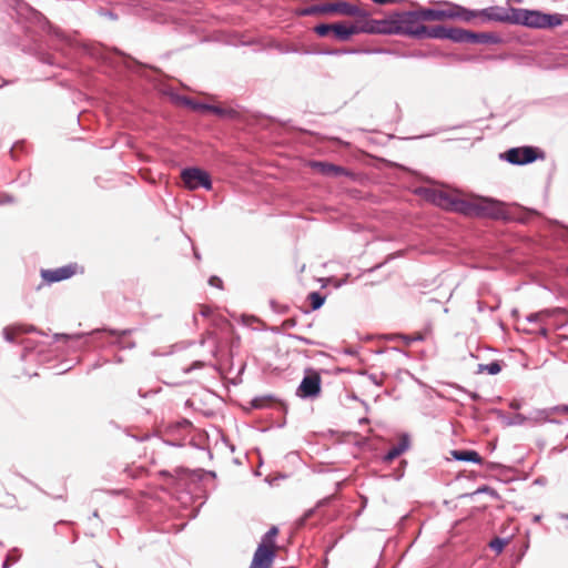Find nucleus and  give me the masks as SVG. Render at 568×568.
Wrapping results in <instances>:
<instances>
[{
  "label": "nucleus",
  "instance_id": "obj_6",
  "mask_svg": "<svg viewBox=\"0 0 568 568\" xmlns=\"http://www.w3.org/2000/svg\"><path fill=\"white\" fill-rule=\"evenodd\" d=\"M181 180L183 181L184 185L190 190H195L200 186L206 190L212 189L210 175L205 171L197 168L184 169L181 172Z\"/></svg>",
  "mask_w": 568,
  "mask_h": 568
},
{
  "label": "nucleus",
  "instance_id": "obj_13",
  "mask_svg": "<svg viewBox=\"0 0 568 568\" xmlns=\"http://www.w3.org/2000/svg\"><path fill=\"white\" fill-rule=\"evenodd\" d=\"M516 21L531 28H544L545 13L539 11L519 10Z\"/></svg>",
  "mask_w": 568,
  "mask_h": 568
},
{
  "label": "nucleus",
  "instance_id": "obj_33",
  "mask_svg": "<svg viewBox=\"0 0 568 568\" xmlns=\"http://www.w3.org/2000/svg\"><path fill=\"white\" fill-rule=\"evenodd\" d=\"M373 2L377 4H387V3H394L396 0H372Z\"/></svg>",
  "mask_w": 568,
  "mask_h": 568
},
{
  "label": "nucleus",
  "instance_id": "obj_8",
  "mask_svg": "<svg viewBox=\"0 0 568 568\" xmlns=\"http://www.w3.org/2000/svg\"><path fill=\"white\" fill-rule=\"evenodd\" d=\"M78 273H83V268L77 263H71L54 270H42L41 276L48 284L71 278Z\"/></svg>",
  "mask_w": 568,
  "mask_h": 568
},
{
  "label": "nucleus",
  "instance_id": "obj_10",
  "mask_svg": "<svg viewBox=\"0 0 568 568\" xmlns=\"http://www.w3.org/2000/svg\"><path fill=\"white\" fill-rule=\"evenodd\" d=\"M321 393V376L318 372L308 369L301 385L297 395L301 397H315Z\"/></svg>",
  "mask_w": 568,
  "mask_h": 568
},
{
  "label": "nucleus",
  "instance_id": "obj_30",
  "mask_svg": "<svg viewBox=\"0 0 568 568\" xmlns=\"http://www.w3.org/2000/svg\"><path fill=\"white\" fill-rule=\"evenodd\" d=\"M17 559H18V556L12 555V554L8 555V557L3 564V567L7 568L9 566L10 561H16Z\"/></svg>",
  "mask_w": 568,
  "mask_h": 568
},
{
  "label": "nucleus",
  "instance_id": "obj_18",
  "mask_svg": "<svg viewBox=\"0 0 568 568\" xmlns=\"http://www.w3.org/2000/svg\"><path fill=\"white\" fill-rule=\"evenodd\" d=\"M447 34H448V28H445L443 26H434V27L425 26V31L423 32V39L424 38L447 39Z\"/></svg>",
  "mask_w": 568,
  "mask_h": 568
},
{
  "label": "nucleus",
  "instance_id": "obj_1",
  "mask_svg": "<svg viewBox=\"0 0 568 568\" xmlns=\"http://www.w3.org/2000/svg\"><path fill=\"white\" fill-rule=\"evenodd\" d=\"M420 10L394 13L382 20L371 19L368 30L381 34H405L423 39L425 24Z\"/></svg>",
  "mask_w": 568,
  "mask_h": 568
},
{
  "label": "nucleus",
  "instance_id": "obj_9",
  "mask_svg": "<svg viewBox=\"0 0 568 568\" xmlns=\"http://www.w3.org/2000/svg\"><path fill=\"white\" fill-rule=\"evenodd\" d=\"M280 549L260 542L251 561L250 568H271Z\"/></svg>",
  "mask_w": 568,
  "mask_h": 568
},
{
  "label": "nucleus",
  "instance_id": "obj_11",
  "mask_svg": "<svg viewBox=\"0 0 568 568\" xmlns=\"http://www.w3.org/2000/svg\"><path fill=\"white\" fill-rule=\"evenodd\" d=\"M539 156L537 149L532 146L513 148L505 153V159L511 164H527Z\"/></svg>",
  "mask_w": 568,
  "mask_h": 568
},
{
  "label": "nucleus",
  "instance_id": "obj_28",
  "mask_svg": "<svg viewBox=\"0 0 568 568\" xmlns=\"http://www.w3.org/2000/svg\"><path fill=\"white\" fill-rule=\"evenodd\" d=\"M209 284L219 290L223 288V281L219 276H211L209 280Z\"/></svg>",
  "mask_w": 568,
  "mask_h": 568
},
{
  "label": "nucleus",
  "instance_id": "obj_26",
  "mask_svg": "<svg viewBox=\"0 0 568 568\" xmlns=\"http://www.w3.org/2000/svg\"><path fill=\"white\" fill-rule=\"evenodd\" d=\"M474 39L470 40V43H487L490 39L488 33H474Z\"/></svg>",
  "mask_w": 568,
  "mask_h": 568
},
{
  "label": "nucleus",
  "instance_id": "obj_38",
  "mask_svg": "<svg viewBox=\"0 0 568 568\" xmlns=\"http://www.w3.org/2000/svg\"><path fill=\"white\" fill-rule=\"evenodd\" d=\"M300 339L304 341L305 343H311L307 338L300 337Z\"/></svg>",
  "mask_w": 568,
  "mask_h": 568
},
{
  "label": "nucleus",
  "instance_id": "obj_25",
  "mask_svg": "<svg viewBox=\"0 0 568 568\" xmlns=\"http://www.w3.org/2000/svg\"><path fill=\"white\" fill-rule=\"evenodd\" d=\"M333 23L332 24H318L315 27V32L321 37H326L332 32Z\"/></svg>",
  "mask_w": 568,
  "mask_h": 568
},
{
  "label": "nucleus",
  "instance_id": "obj_7",
  "mask_svg": "<svg viewBox=\"0 0 568 568\" xmlns=\"http://www.w3.org/2000/svg\"><path fill=\"white\" fill-rule=\"evenodd\" d=\"M371 24V19L365 21H358L353 24L346 23H333L332 33L339 41H347L352 36L357 34L359 32L372 33L368 30Z\"/></svg>",
  "mask_w": 568,
  "mask_h": 568
},
{
  "label": "nucleus",
  "instance_id": "obj_29",
  "mask_svg": "<svg viewBox=\"0 0 568 568\" xmlns=\"http://www.w3.org/2000/svg\"><path fill=\"white\" fill-rule=\"evenodd\" d=\"M556 413L568 414V405H560L554 408Z\"/></svg>",
  "mask_w": 568,
  "mask_h": 568
},
{
  "label": "nucleus",
  "instance_id": "obj_37",
  "mask_svg": "<svg viewBox=\"0 0 568 568\" xmlns=\"http://www.w3.org/2000/svg\"><path fill=\"white\" fill-rule=\"evenodd\" d=\"M510 406H511L513 408H518V407H519V405H518V404H515V403H511V405H510Z\"/></svg>",
  "mask_w": 568,
  "mask_h": 568
},
{
  "label": "nucleus",
  "instance_id": "obj_24",
  "mask_svg": "<svg viewBox=\"0 0 568 568\" xmlns=\"http://www.w3.org/2000/svg\"><path fill=\"white\" fill-rule=\"evenodd\" d=\"M272 399L270 397H257L252 400V405L255 408H264L270 406Z\"/></svg>",
  "mask_w": 568,
  "mask_h": 568
},
{
  "label": "nucleus",
  "instance_id": "obj_5",
  "mask_svg": "<svg viewBox=\"0 0 568 568\" xmlns=\"http://www.w3.org/2000/svg\"><path fill=\"white\" fill-rule=\"evenodd\" d=\"M307 14H341L346 17H364L365 12L354 3L346 1L326 2L312 6Z\"/></svg>",
  "mask_w": 568,
  "mask_h": 568
},
{
  "label": "nucleus",
  "instance_id": "obj_14",
  "mask_svg": "<svg viewBox=\"0 0 568 568\" xmlns=\"http://www.w3.org/2000/svg\"><path fill=\"white\" fill-rule=\"evenodd\" d=\"M193 110L201 112H211L221 118H231L235 115V111L221 105L196 103L192 101L186 102Z\"/></svg>",
  "mask_w": 568,
  "mask_h": 568
},
{
  "label": "nucleus",
  "instance_id": "obj_27",
  "mask_svg": "<svg viewBox=\"0 0 568 568\" xmlns=\"http://www.w3.org/2000/svg\"><path fill=\"white\" fill-rule=\"evenodd\" d=\"M505 547V541L503 539L496 538L490 541V548L497 552H500Z\"/></svg>",
  "mask_w": 568,
  "mask_h": 568
},
{
  "label": "nucleus",
  "instance_id": "obj_17",
  "mask_svg": "<svg viewBox=\"0 0 568 568\" xmlns=\"http://www.w3.org/2000/svg\"><path fill=\"white\" fill-rule=\"evenodd\" d=\"M474 38H475L474 32H470V31H467L464 29H459V28H449L448 29L447 39H450L455 42L470 43V40H473Z\"/></svg>",
  "mask_w": 568,
  "mask_h": 568
},
{
  "label": "nucleus",
  "instance_id": "obj_12",
  "mask_svg": "<svg viewBox=\"0 0 568 568\" xmlns=\"http://www.w3.org/2000/svg\"><path fill=\"white\" fill-rule=\"evenodd\" d=\"M307 166L311 168L314 172L327 178H339L351 175L346 168L329 162L310 161L307 163Z\"/></svg>",
  "mask_w": 568,
  "mask_h": 568
},
{
  "label": "nucleus",
  "instance_id": "obj_40",
  "mask_svg": "<svg viewBox=\"0 0 568 568\" xmlns=\"http://www.w3.org/2000/svg\"><path fill=\"white\" fill-rule=\"evenodd\" d=\"M359 422L361 423H367L368 420L366 418H362Z\"/></svg>",
  "mask_w": 568,
  "mask_h": 568
},
{
  "label": "nucleus",
  "instance_id": "obj_34",
  "mask_svg": "<svg viewBox=\"0 0 568 568\" xmlns=\"http://www.w3.org/2000/svg\"><path fill=\"white\" fill-rule=\"evenodd\" d=\"M14 501H16V497H14V496H12L9 500L3 501V504H6V505H10V504H12V503H14Z\"/></svg>",
  "mask_w": 568,
  "mask_h": 568
},
{
  "label": "nucleus",
  "instance_id": "obj_32",
  "mask_svg": "<svg viewBox=\"0 0 568 568\" xmlns=\"http://www.w3.org/2000/svg\"><path fill=\"white\" fill-rule=\"evenodd\" d=\"M105 332H109L111 335H118V336H124L129 333V331H114V329H105Z\"/></svg>",
  "mask_w": 568,
  "mask_h": 568
},
{
  "label": "nucleus",
  "instance_id": "obj_22",
  "mask_svg": "<svg viewBox=\"0 0 568 568\" xmlns=\"http://www.w3.org/2000/svg\"><path fill=\"white\" fill-rule=\"evenodd\" d=\"M308 300L311 302V305H312V308L313 310H317L320 308L323 303H324V297L317 293V292H313L308 295Z\"/></svg>",
  "mask_w": 568,
  "mask_h": 568
},
{
  "label": "nucleus",
  "instance_id": "obj_36",
  "mask_svg": "<svg viewBox=\"0 0 568 568\" xmlns=\"http://www.w3.org/2000/svg\"><path fill=\"white\" fill-rule=\"evenodd\" d=\"M538 317H539V314H535V315H531V316L529 317V320L531 321V320H536V318H538Z\"/></svg>",
  "mask_w": 568,
  "mask_h": 568
},
{
  "label": "nucleus",
  "instance_id": "obj_21",
  "mask_svg": "<svg viewBox=\"0 0 568 568\" xmlns=\"http://www.w3.org/2000/svg\"><path fill=\"white\" fill-rule=\"evenodd\" d=\"M501 367L498 362H493L486 365H479V372H487L490 375L498 374Z\"/></svg>",
  "mask_w": 568,
  "mask_h": 568
},
{
  "label": "nucleus",
  "instance_id": "obj_31",
  "mask_svg": "<svg viewBox=\"0 0 568 568\" xmlns=\"http://www.w3.org/2000/svg\"><path fill=\"white\" fill-rule=\"evenodd\" d=\"M296 324V320L295 318H288V320H285L283 322V326L284 327H293L294 325Z\"/></svg>",
  "mask_w": 568,
  "mask_h": 568
},
{
  "label": "nucleus",
  "instance_id": "obj_15",
  "mask_svg": "<svg viewBox=\"0 0 568 568\" xmlns=\"http://www.w3.org/2000/svg\"><path fill=\"white\" fill-rule=\"evenodd\" d=\"M36 331L33 325L14 324L3 328V336L8 342H16L17 337Z\"/></svg>",
  "mask_w": 568,
  "mask_h": 568
},
{
  "label": "nucleus",
  "instance_id": "obj_23",
  "mask_svg": "<svg viewBox=\"0 0 568 568\" xmlns=\"http://www.w3.org/2000/svg\"><path fill=\"white\" fill-rule=\"evenodd\" d=\"M561 24V18L558 14H545L544 28Z\"/></svg>",
  "mask_w": 568,
  "mask_h": 568
},
{
  "label": "nucleus",
  "instance_id": "obj_16",
  "mask_svg": "<svg viewBox=\"0 0 568 568\" xmlns=\"http://www.w3.org/2000/svg\"><path fill=\"white\" fill-rule=\"evenodd\" d=\"M409 447V438L407 435H403L399 438V443L392 447L388 453L384 456L385 463H392L395 458L400 456L404 452H406Z\"/></svg>",
  "mask_w": 568,
  "mask_h": 568
},
{
  "label": "nucleus",
  "instance_id": "obj_4",
  "mask_svg": "<svg viewBox=\"0 0 568 568\" xmlns=\"http://www.w3.org/2000/svg\"><path fill=\"white\" fill-rule=\"evenodd\" d=\"M465 215L505 219L506 207L504 203L496 200L471 197L467 199Z\"/></svg>",
  "mask_w": 568,
  "mask_h": 568
},
{
  "label": "nucleus",
  "instance_id": "obj_41",
  "mask_svg": "<svg viewBox=\"0 0 568 568\" xmlns=\"http://www.w3.org/2000/svg\"><path fill=\"white\" fill-rule=\"evenodd\" d=\"M567 273H568V267H567Z\"/></svg>",
  "mask_w": 568,
  "mask_h": 568
},
{
  "label": "nucleus",
  "instance_id": "obj_2",
  "mask_svg": "<svg viewBox=\"0 0 568 568\" xmlns=\"http://www.w3.org/2000/svg\"><path fill=\"white\" fill-rule=\"evenodd\" d=\"M420 16L425 21L462 20L468 22L478 16H485L488 19L497 21L505 20V18L501 16L491 14L490 9H484L483 11H471L459 4L448 1L442 2L439 8L420 9Z\"/></svg>",
  "mask_w": 568,
  "mask_h": 568
},
{
  "label": "nucleus",
  "instance_id": "obj_20",
  "mask_svg": "<svg viewBox=\"0 0 568 568\" xmlns=\"http://www.w3.org/2000/svg\"><path fill=\"white\" fill-rule=\"evenodd\" d=\"M277 535H278V528L276 526H272L270 528V530L262 537L261 542L272 546V547H275V548H278V549H282L281 546L275 544V538L277 537Z\"/></svg>",
  "mask_w": 568,
  "mask_h": 568
},
{
  "label": "nucleus",
  "instance_id": "obj_19",
  "mask_svg": "<svg viewBox=\"0 0 568 568\" xmlns=\"http://www.w3.org/2000/svg\"><path fill=\"white\" fill-rule=\"evenodd\" d=\"M453 456L463 462L481 463V457L474 450H454Z\"/></svg>",
  "mask_w": 568,
  "mask_h": 568
},
{
  "label": "nucleus",
  "instance_id": "obj_35",
  "mask_svg": "<svg viewBox=\"0 0 568 568\" xmlns=\"http://www.w3.org/2000/svg\"><path fill=\"white\" fill-rule=\"evenodd\" d=\"M202 314H203V315H207V314H209V308H207V307H203V310H202Z\"/></svg>",
  "mask_w": 568,
  "mask_h": 568
},
{
  "label": "nucleus",
  "instance_id": "obj_39",
  "mask_svg": "<svg viewBox=\"0 0 568 568\" xmlns=\"http://www.w3.org/2000/svg\"><path fill=\"white\" fill-rule=\"evenodd\" d=\"M541 333H542V335H545V336H546V335H547V329H545V328H544V329L541 331Z\"/></svg>",
  "mask_w": 568,
  "mask_h": 568
},
{
  "label": "nucleus",
  "instance_id": "obj_3",
  "mask_svg": "<svg viewBox=\"0 0 568 568\" xmlns=\"http://www.w3.org/2000/svg\"><path fill=\"white\" fill-rule=\"evenodd\" d=\"M425 197L435 205L465 214L467 199L457 191L432 187L425 190Z\"/></svg>",
  "mask_w": 568,
  "mask_h": 568
}]
</instances>
